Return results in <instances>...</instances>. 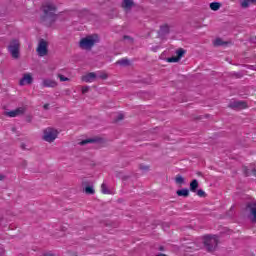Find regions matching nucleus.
Instances as JSON below:
<instances>
[{
	"label": "nucleus",
	"mask_w": 256,
	"mask_h": 256,
	"mask_svg": "<svg viewBox=\"0 0 256 256\" xmlns=\"http://www.w3.org/2000/svg\"><path fill=\"white\" fill-rule=\"evenodd\" d=\"M59 19L57 15V6L52 2H47L42 6V15L40 21L46 27H51Z\"/></svg>",
	"instance_id": "1"
},
{
	"label": "nucleus",
	"mask_w": 256,
	"mask_h": 256,
	"mask_svg": "<svg viewBox=\"0 0 256 256\" xmlns=\"http://www.w3.org/2000/svg\"><path fill=\"white\" fill-rule=\"evenodd\" d=\"M99 43V37L97 35L87 36L80 40V49H85L86 51H91L95 44Z\"/></svg>",
	"instance_id": "2"
},
{
	"label": "nucleus",
	"mask_w": 256,
	"mask_h": 256,
	"mask_svg": "<svg viewBox=\"0 0 256 256\" xmlns=\"http://www.w3.org/2000/svg\"><path fill=\"white\" fill-rule=\"evenodd\" d=\"M59 135V131L55 128L48 127L43 130V141H46L47 143H53L57 139V136Z\"/></svg>",
	"instance_id": "3"
},
{
	"label": "nucleus",
	"mask_w": 256,
	"mask_h": 256,
	"mask_svg": "<svg viewBox=\"0 0 256 256\" xmlns=\"http://www.w3.org/2000/svg\"><path fill=\"white\" fill-rule=\"evenodd\" d=\"M217 245H219V239L216 235L204 236V246L206 247L207 251H215Z\"/></svg>",
	"instance_id": "4"
},
{
	"label": "nucleus",
	"mask_w": 256,
	"mask_h": 256,
	"mask_svg": "<svg viewBox=\"0 0 256 256\" xmlns=\"http://www.w3.org/2000/svg\"><path fill=\"white\" fill-rule=\"evenodd\" d=\"M20 47H21V44H19V40L14 39L10 42V45L8 46V51L10 55L13 57V59H19Z\"/></svg>",
	"instance_id": "5"
},
{
	"label": "nucleus",
	"mask_w": 256,
	"mask_h": 256,
	"mask_svg": "<svg viewBox=\"0 0 256 256\" xmlns=\"http://www.w3.org/2000/svg\"><path fill=\"white\" fill-rule=\"evenodd\" d=\"M246 211L250 213V219L252 223H256V202H248L246 205Z\"/></svg>",
	"instance_id": "6"
},
{
	"label": "nucleus",
	"mask_w": 256,
	"mask_h": 256,
	"mask_svg": "<svg viewBox=\"0 0 256 256\" xmlns=\"http://www.w3.org/2000/svg\"><path fill=\"white\" fill-rule=\"evenodd\" d=\"M36 51L39 57H45V55L49 53V50L47 49V41L43 39L40 40Z\"/></svg>",
	"instance_id": "7"
},
{
	"label": "nucleus",
	"mask_w": 256,
	"mask_h": 256,
	"mask_svg": "<svg viewBox=\"0 0 256 256\" xmlns=\"http://www.w3.org/2000/svg\"><path fill=\"white\" fill-rule=\"evenodd\" d=\"M230 109H247V102L245 101H232L229 103Z\"/></svg>",
	"instance_id": "8"
},
{
	"label": "nucleus",
	"mask_w": 256,
	"mask_h": 256,
	"mask_svg": "<svg viewBox=\"0 0 256 256\" xmlns=\"http://www.w3.org/2000/svg\"><path fill=\"white\" fill-rule=\"evenodd\" d=\"M82 81H84V83H93V81H97V73L90 72L82 76Z\"/></svg>",
	"instance_id": "9"
},
{
	"label": "nucleus",
	"mask_w": 256,
	"mask_h": 256,
	"mask_svg": "<svg viewBox=\"0 0 256 256\" xmlns=\"http://www.w3.org/2000/svg\"><path fill=\"white\" fill-rule=\"evenodd\" d=\"M25 113V108L20 107L15 110H12L10 112H7L6 115L8 117H19L20 115H23Z\"/></svg>",
	"instance_id": "10"
},
{
	"label": "nucleus",
	"mask_w": 256,
	"mask_h": 256,
	"mask_svg": "<svg viewBox=\"0 0 256 256\" xmlns=\"http://www.w3.org/2000/svg\"><path fill=\"white\" fill-rule=\"evenodd\" d=\"M27 83L28 85H31L33 83V76L31 74H24L23 78L20 80L19 85L23 86Z\"/></svg>",
	"instance_id": "11"
},
{
	"label": "nucleus",
	"mask_w": 256,
	"mask_h": 256,
	"mask_svg": "<svg viewBox=\"0 0 256 256\" xmlns=\"http://www.w3.org/2000/svg\"><path fill=\"white\" fill-rule=\"evenodd\" d=\"M134 5H135V3L133 2V0H123V2H122V8L125 11H131V9H133Z\"/></svg>",
	"instance_id": "12"
},
{
	"label": "nucleus",
	"mask_w": 256,
	"mask_h": 256,
	"mask_svg": "<svg viewBox=\"0 0 256 256\" xmlns=\"http://www.w3.org/2000/svg\"><path fill=\"white\" fill-rule=\"evenodd\" d=\"M42 87H57V82L51 79H44L42 81Z\"/></svg>",
	"instance_id": "13"
},
{
	"label": "nucleus",
	"mask_w": 256,
	"mask_h": 256,
	"mask_svg": "<svg viewBox=\"0 0 256 256\" xmlns=\"http://www.w3.org/2000/svg\"><path fill=\"white\" fill-rule=\"evenodd\" d=\"M253 3H256V0H240V7H242V9H248Z\"/></svg>",
	"instance_id": "14"
},
{
	"label": "nucleus",
	"mask_w": 256,
	"mask_h": 256,
	"mask_svg": "<svg viewBox=\"0 0 256 256\" xmlns=\"http://www.w3.org/2000/svg\"><path fill=\"white\" fill-rule=\"evenodd\" d=\"M99 141H101V139L99 138H88L79 142V145L83 146V145H88V143H99Z\"/></svg>",
	"instance_id": "15"
},
{
	"label": "nucleus",
	"mask_w": 256,
	"mask_h": 256,
	"mask_svg": "<svg viewBox=\"0 0 256 256\" xmlns=\"http://www.w3.org/2000/svg\"><path fill=\"white\" fill-rule=\"evenodd\" d=\"M197 189H199V181H197V179H194L190 183V191L192 193H197Z\"/></svg>",
	"instance_id": "16"
},
{
	"label": "nucleus",
	"mask_w": 256,
	"mask_h": 256,
	"mask_svg": "<svg viewBox=\"0 0 256 256\" xmlns=\"http://www.w3.org/2000/svg\"><path fill=\"white\" fill-rule=\"evenodd\" d=\"M116 65H120L121 67H129V65H131V61H129V59L127 58H123L121 60H118L116 62Z\"/></svg>",
	"instance_id": "17"
},
{
	"label": "nucleus",
	"mask_w": 256,
	"mask_h": 256,
	"mask_svg": "<svg viewBox=\"0 0 256 256\" xmlns=\"http://www.w3.org/2000/svg\"><path fill=\"white\" fill-rule=\"evenodd\" d=\"M176 194L178 197H189V189L183 188L181 190H177Z\"/></svg>",
	"instance_id": "18"
},
{
	"label": "nucleus",
	"mask_w": 256,
	"mask_h": 256,
	"mask_svg": "<svg viewBox=\"0 0 256 256\" xmlns=\"http://www.w3.org/2000/svg\"><path fill=\"white\" fill-rule=\"evenodd\" d=\"M159 35L161 37L165 36V35H169V25H164L160 28L159 30Z\"/></svg>",
	"instance_id": "19"
},
{
	"label": "nucleus",
	"mask_w": 256,
	"mask_h": 256,
	"mask_svg": "<svg viewBox=\"0 0 256 256\" xmlns=\"http://www.w3.org/2000/svg\"><path fill=\"white\" fill-rule=\"evenodd\" d=\"M108 77L109 75L106 72H103V71L96 72V79L106 80L108 79Z\"/></svg>",
	"instance_id": "20"
},
{
	"label": "nucleus",
	"mask_w": 256,
	"mask_h": 256,
	"mask_svg": "<svg viewBox=\"0 0 256 256\" xmlns=\"http://www.w3.org/2000/svg\"><path fill=\"white\" fill-rule=\"evenodd\" d=\"M210 9L212 11H219V9H221V3L220 2H212V3H210Z\"/></svg>",
	"instance_id": "21"
},
{
	"label": "nucleus",
	"mask_w": 256,
	"mask_h": 256,
	"mask_svg": "<svg viewBox=\"0 0 256 256\" xmlns=\"http://www.w3.org/2000/svg\"><path fill=\"white\" fill-rule=\"evenodd\" d=\"M84 192L86 193V195H95V189L93 188V186H86Z\"/></svg>",
	"instance_id": "22"
},
{
	"label": "nucleus",
	"mask_w": 256,
	"mask_h": 256,
	"mask_svg": "<svg viewBox=\"0 0 256 256\" xmlns=\"http://www.w3.org/2000/svg\"><path fill=\"white\" fill-rule=\"evenodd\" d=\"M101 191L104 195H110L111 194V190H109V188H107V184H105V183H102Z\"/></svg>",
	"instance_id": "23"
},
{
	"label": "nucleus",
	"mask_w": 256,
	"mask_h": 256,
	"mask_svg": "<svg viewBox=\"0 0 256 256\" xmlns=\"http://www.w3.org/2000/svg\"><path fill=\"white\" fill-rule=\"evenodd\" d=\"M175 183L177 185H183V184H185V178H183V176H181V175H177L175 178Z\"/></svg>",
	"instance_id": "24"
},
{
	"label": "nucleus",
	"mask_w": 256,
	"mask_h": 256,
	"mask_svg": "<svg viewBox=\"0 0 256 256\" xmlns=\"http://www.w3.org/2000/svg\"><path fill=\"white\" fill-rule=\"evenodd\" d=\"M186 51L183 48H180L178 50H176V57L179 58L181 60V57H183V55H185Z\"/></svg>",
	"instance_id": "25"
},
{
	"label": "nucleus",
	"mask_w": 256,
	"mask_h": 256,
	"mask_svg": "<svg viewBox=\"0 0 256 256\" xmlns=\"http://www.w3.org/2000/svg\"><path fill=\"white\" fill-rule=\"evenodd\" d=\"M168 63H178V61H181L177 56H173L170 58H167Z\"/></svg>",
	"instance_id": "26"
},
{
	"label": "nucleus",
	"mask_w": 256,
	"mask_h": 256,
	"mask_svg": "<svg viewBox=\"0 0 256 256\" xmlns=\"http://www.w3.org/2000/svg\"><path fill=\"white\" fill-rule=\"evenodd\" d=\"M245 175L246 177H249V175H253L254 177H256V169H253L251 172H249V170L245 168Z\"/></svg>",
	"instance_id": "27"
},
{
	"label": "nucleus",
	"mask_w": 256,
	"mask_h": 256,
	"mask_svg": "<svg viewBox=\"0 0 256 256\" xmlns=\"http://www.w3.org/2000/svg\"><path fill=\"white\" fill-rule=\"evenodd\" d=\"M224 43H223V40H221V38H218V39H216L215 41H214V45L216 46V47H221V45H223Z\"/></svg>",
	"instance_id": "28"
},
{
	"label": "nucleus",
	"mask_w": 256,
	"mask_h": 256,
	"mask_svg": "<svg viewBox=\"0 0 256 256\" xmlns=\"http://www.w3.org/2000/svg\"><path fill=\"white\" fill-rule=\"evenodd\" d=\"M196 193H197L198 197H205V191H203L201 189L196 191Z\"/></svg>",
	"instance_id": "29"
},
{
	"label": "nucleus",
	"mask_w": 256,
	"mask_h": 256,
	"mask_svg": "<svg viewBox=\"0 0 256 256\" xmlns=\"http://www.w3.org/2000/svg\"><path fill=\"white\" fill-rule=\"evenodd\" d=\"M123 39L126 40V41H129V43H133V38L131 36L126 35V36L123 37Z\"/></svg>",
	"instance_id": "30"
},
{
	"label": "nucleus",
	"mask_w": 256,
	"mask_h": 256,
	"mask_svg": "<svg viewBox=\"0 0 256 256\" xmlns=\"http://www.w3.org/2000/svg\"><path fill=\"white\" fill-rule=\"evenodd\" d=\"M20 167H22V169H27V161L26 160L22 161L20 164Z\"/></svg>",
	"instance_id": "31"
},
{
	"label": "nucleus",
	"mask_w": 256,
	"mask_h": 256,
	"mask_svg": "<svg viewBox=\"0 0 256 256\" xmlns=\"http://www.w3.org/2000/svg\"><path fill=\"white\" fill-rule=\"evenodd\" d=\"M82 93L85 95V93H89V86L82 87Z\"/></svg>",
	"instance_id": "32"
},
{
	"label": "nucleus",
	"mask_w": 256,
	"mask_h": 256,
	"mask_svg": "<svg viewBox=\"0 0 256 256\" xmlns=\"http://www.w3.org/2000/svg\"><path fill=\"white\" fill-rule=\"evenodd\" d=\"M139 168L141 169V171H149V166L140 165Z\"/></svg>",
	"instance_id": "33"
},
{
	"label": "nucleus",
	"mask_w": 256,
	"mask_h": 256,
	"mask_svg": "<svg viewBox=\"0 0 256 256\" xmlns=\"http://www.w3.org/2000/svg\"><path fill=\"white\" fill-rule=\"evenodd\" d=\"M124 117L125 116L123 114H119L116 121H123Z\"/></svg>",
	"instance_id": "34"
},
{
	"label": "nucleus",
	"mask_w": 256,
	"mask_h": 256,
	"mask_svg": "<svg viewBox=\"0 0 256 256\" xmlns=\"http://www.w3.org/2000/svg\"><path fill=\"white\" fill-rule=\"evenodd\" d=\"M5 255V248L0 247V256Z\"/></svg>",
	"instance_id": "35"
},
{
	"label": "nucleus",
	"mask_w": 256,
	"mask_h": 256,
	"mask_svg": "<svg viewBox=\"0 0 256 256\" xmlns=\"http://www.w3.org/2000/svg\"><path fill=\"white\" fill-rule=\"evenodd\" d=\"M58 77H59L60 81H62V82L65 81V76L64 75L59 74Z\"/></svg>",
	"instance_id": "36"
},
{
	"label": "nucleus",
	"mask_w": 256,
	"mask_h": 256,
	"mask_svg": "<svg viewBox=\"0 0 256 256\" xmlns=\"http://www.w3.org/2000/svg\"><path fill=\"white\" fill-rule=\"evenodd\" d=\"M43 256H55V254H53V253H46Z\"/></svg>",
	"instance_id": "37"
},
{
	"label": "nucleus",
	"mask_w": 256,
	"mask_h": 256,
	"mask_svg": "<svg viewBox=\"0 0 256 256\" xmlns=\"http://www.w3.org/2000/svg\"><path fill=\"white\" fill-rule=\"evenodd\" d=\"M3 179H5V176L0 174V181H3Z\"/></svg>",
	"instance_id": "38"
},
{
	"label": "nucleus",
	"mask_w": 256,
	"mask_h": 256,
	"mask_svg": "<svg viewBox=\"0 0 256 256\" xmlns=\"http://www.w3.org/2000/svg\"><path fill=\"white\" fill-rule=\"evenodd\" d=\"M44 109H49V104H45Z\"/></svg>",
	"instance_id": "39"
},
{
	"label": "nucleus",
	"mask_w": 256,
	"mask_h": 256,
	"mask_svg": "<svg viewBox=\"0 0 256 256\" xmlns=\"http://www.w3.org/2000/svg\"><path fill=\"white\" fill-rule=\"evenodd\" d=\"M65 236V232H61L60 237H64Z\"/></svg>",
	"instance_id": "40"
},
{
	"label": "nucleus",
	"mask_w": 256,
	"mask_h": 256,
	"mask_svg": "<svg viewBox=\"0 0 256 256\" xmlns=\"http://www.w3.org/2000/svg\"><path fill=\"white\" fill-rule=\"evenodd\" d=\"M88 182H83V185H87Z\"/></svg>",
	"instance_id": "41"
},
{
	"label": "nucleus",
	"mask_w": 256,
	"mask_h": 256,
	"mask_svg": "<svg viewBox=\"0 0 256 256\" xmlns=\"http://www.w3.org/2000/svg\"><path fill=\"white\" fill-rule=\"evenodd\" d=\"M65 81H69V78H65Z\"/></svg>",
	"instance_id": "42"
}]
</instances>
